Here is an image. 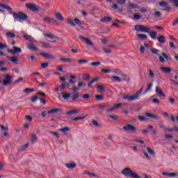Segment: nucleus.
<instances>
[{"mask_svg":"<svg viewBox=\"0 0 178 178\" xmlns=\"http://www.w3.org/2000/svg\"><path fill=\"white\" fill-rule=\"evenodd\" d=\"M58 131H61V133H63V136L66 137V136H69L67 134V132L70 131V128L65 127L63 129H59Z\"/></svg>","mask_w":178,"mask_h":178,"instance_id":"11","label":"nucleus"},{"mask_svg":"<svg viewBox=\"0 0 178 178\" xmlns=\"http://www.w3.org/2000/svg\"><path fill=\"white\" fill-rule=\"evenodd\" d=\"M45 37H47V38H49L50 40H54L55 38V36L51 34L46 33L44 34Z\"/></svg>","mask_w":178,"mask_h":178,"instance_id":"54","label":"nucleus"},{"mask_svg":"<svg viewBox=\"0 0 178 178\" xmlns=\"http://www.w3.org/2000/svg\"><path fill=\"white\" fill-rule=\"evenodd\" d=\"M117 3L119 5H124L126 3V0H118Z\"/></svg>","mask_w":178,"mask_h":178,"instance_id":"55","label":"nucleus"},{"mask_svg":"<svg viewBox=\"0 0 178 178\" xmlns=\"http://www.w3.org/2000/svg\"><path fill=\"white\" fill-rule=\"evenodd\" d=\"M74 22L79 27H81L83 26V23H81V21L79 18H74Z\"/></svg>","mask_w":178,"mask_h":178,"instance_id":"29","label":"nucleus"},{"mask_svg":"<svg viewBox=\"0 0 178 178\" xmlns=\"http://www.w3.org/2000/svg\"><path fill=\"white\" fill-rule=\"evenodd\" d=\"M26 7L29 9L31 12H33V13H38L40 10H41V7L38 6L34 3H27L26 4Z\"/></svg>","mask_w":178,"mask_h":178,"instance_id":"3","label":"nucleus"},{"mask_svg":"<svg viewBox=\"0 0 178 178\" xmlns=\"http://www.w3.org/2000/svg\"><path fill=\"white\" fill-rule=\"evenodd\" d=\"M10 15H13L14 19H15L16 20H18V22H20L22 23V22H24L25 20H27V15L23 13H10Z\"/></svg>","mask_w":178,"mask_h":178,"instance_id":"2","label":"nucleus"},{"mask_svg":"<svg viewBox=\"0 0 178 178\" xmlns=\"http://www.w3.org/2000/svg\"><path fill=\"white\" fill-rule=\"evenodd\" d=\"M161 12H159V11H156L155 13H154V17H161Z\"/></svg>","mask_w":178,"mask_h":178,"instance_id":"59","label":"nucleus"},{"mask_svg":"<svg viewBox=\"0 0 178 178\" xmlns=\"http://www.w3.org/2000/svg\"><path fill=\"white\" fill-rule=\"evenodd\" d=\"M85 175H88V176H90V177H97V175L90 171H85Z\"/></svg>","mask_w":178,"mask_h":178,"instance_id":"33","label":"nucleus"},{"mask_svg":"<svg viewBox=\"0 0 178 178\" xmlns=\"http://www.w3.org/2000/svg\"><path fill=\"white\" fill-rule=\"evenodd\" d=\"M134 30L140 33H149L151 31V29L143 25H136Z\"/></svg>","mask_w":178,"mask_h":178,"instance_id":"5","label":"nucleus"},{"mask_svg":"<svg viewBox=\"0 0 178 178\" xmlns=\"http://www.w3.org/2000/svg\"><path fill=\"white\" fill-rule=\"evenodd\" d=\"M24 38H26L28 41H34V38L29 35H25Z\"/></svg>","mask_w":178,"mask_h":178,"instance_id":"48","label":"nucleus"},{"mask_svg":"<svg viewBox=\"0 0 178 178\" xmlns=\"http://www.w3.org/2000/svg\"><path fill=\"white\" fill-rule=\"evenodd\" d=\"M157 40L160 44H165L166 42V38H165V36L161 35L157 38Z\"/></svg>","mask_w":178,"mask_h":178,"instance_id":"17","label":"nucleus"},{"mask_svg":"<svg viewBox=\"0 0 178 178\" xmlns=\"http://www.w3.org/2000/svg\"><path fill=\"white\" fill-rule=\"evenodd\" d=\"M80 113V110L79 109H74V110H71L69 111L66 113V115H67L68 116H72V115H77Z\"/></svg>","mask_w":178,"mask_h":178,"instance_id":"14","label":"nucleus"},{"mask_svg":"<svg viewBox=\"0 0 178 178\" xmlns=\"http://www.w3.org/2000/svg\"><path fill=\"white\" fill-rule=\"evenodd\" d=\"M86 86H87V84H86V83H84V82H79L78 83V87H79V88L86 87Z\"/></svg>","mask_w":178,"mask_h":178,"instance_id":"61","label":"nucleus"},{"mask_svg":"<svg viewBox=\"0 0 178 178\" xmlns=\"http://www.w3.org/2000/svg\"><path fill=\"white\" fill-rule=\"evenodd\" d=\"M97 108H99V109H105V108H109V105L108 104H104L97 106Z\"/></svg>","mask_w":178,"mask_h":178,"instance_id":"36","label":"nucleus"},{"mask_svg":"<svg viewBox=\"0 0 178 178\" xmlns=\"http://www.w3.org/2000/svg\"><path fill=\"white\" fill-rule=\"evenodd\" d=\"M177 176H178V173L177 172L170 173V177H176Z\"/></svg>","mask_w":178,"mask_h":178,"instance_id":"64","label":"nucleus"},{"mask_svg":"<svg viewBox=\"0 0 178 178\" xmlns=\"http://www.w3.org/2000/svg\"><path fill=\"white\" fill-rule=\"evenodd\" d=\"M148 33L152 40H156V35H158V33H156V31L151 32L150 31L149 32H148Z\"/></svg>","mask_w":178,"mask_h":178,"instance_id":"22","label":"nucleus"},{"mask_svg":"<svg viewBox=\"0 0 178 178\" xmlns=\"http://www.w3.org/2000/svg\"><path fill=\"white\" fill-rule=\"evenodd\" d=\"M91 66H99L101 62H92L90 63Z\"/></svg>","mask_w":178,"mask_h":178,"instance_id":"58","label":"nucleus"},{"mask_svg":"<svg viewBox=\"0 0 178 178\" xmlns=\"http://www.w3.org/2000/svg\"><path fill=\"white\" fill-rule=\"evenodd\" d=\"M28 147H29V143H26L25 145L19 147V151H24Z\"/></svg>","mask_w":178,"mask_h":178,"instance_id":"46","label":"nucleus"},{"mask_svg":"<svg viewBox=\"0 0 178 178\" xmlns=\"http://www.w3.org/2000/svg\"><path fill=\"white\" fill-rule=\"evenodd\" d=\"M102 73H111V69H102Z\"/></svg>","mask_w":178,"mask_h":178,"instance_id":"62","label":"nucleus"},{"mask_svg":"<svg viewBox=\"0 0 178 178\" xmlns=\"http://www.w3.org/2000/svg\"><path fill=\"white\" fill-rule=\"evenodd\" d=\"M34 91V89L33 88H26L24 90V92H26V94H31Z\"/></svg>","mask_w":178,"mask_h":178,"instance_id":"41","label":"nucleus"},{"mask_svg":"<svg viewBox=\"0 0 178 178\" xmlns=\"http://www.w3.org/2000/svg\"><path fill=\"white\" fill-rule=\"evenodd\" d=\"M63 98L67 101L69 99V98H70V93H67V94L63 95Z\"/></svg>","mask_w":178,"mask_h":178,"instance_id":"50","label":"nucleus"},{"mask_svg":"<svg viewBox=\"0 0 178 178\" xmlns=\"http://www.w3.org/2000/svg\"><path fill=\"white\" fill-rule=\"evenodd\" d=\"M4 80L3 81V86H9L10 84H12V80H13V76L9 74H6L4 76Z\"/></svg>","mask_w":178,"mask_h":178,"instance_id":"6","label":"nucleus"},{"mask_svg":"<svg viewBox=\"0 0 178 178\" xmlns=\"http://www.w3.org/2000/svg\"><path fill=\"white\" fill-rule=\"evenodd\" d=\"M55 17L57 19V20H60V22H63V20H65V18H63V16H62L60 13H56Z\"/></svg>","mask_w":178,"mask_h":178,"instance_id":"23","label":"nucleus"},{"mask_svg":"<svg viewBox=\"0 0 178 178\" xmlns=\"http://www.w3.org/2000/svg\"><path fill=\"white\" fill-rule=\"evenodd\" d=\"M58 112H60V108H54V109H52V110H51V111H49L47 112V113H48L49 115H51V114H52V113H58Z\"/></svg>","mask_w":178,"mask_h":178,"instance_id":"28","label":"nucleus"},{"mask_svg":"<svg viewBox=\"0 0 178 178\" xmlns=\"http://www.w3.org/2000/svg\"><path fill=\"white\" fill-rule=\"evenodd\" d=\"M168 102L171 105H175L176 100L172 97L168 98Z\"/></svg>","mask_w":178,"mask_h":178,"instance_id":"49","label":"nucleus"},{"mask_svg":"<svg viewBox=\"0 0 178 178\" xmlns=\"http://www.w3.org/2000/svg\"><path fill=\"white\" fill-rule=\"evenodd\" d=\"M97 88H98L99 91H105V86L104 85H98Z\"/></svg>","mask_w":178,"mask_h":178,"instance_id":"47","label":"nucleus"},{"mask_svg":"<svg viewBox=\"0 0 178 178\" xmlns=\"http://www.w3.org/2000/svg\"><path fill=\"white\" fill-rule=\"evenodd\" d=\"M81 97L83 99H91V95H90L89 94H84L81 96Z\"/></svg>","mask_w":178,"mask_h":178,"instance_id":"44","label":"nucleus"},{"mask_svg":"<svg viewBox=\"0 0 178 178\" xmlns=\"http://www.w3.org/2000/svg\"><path fill=\"white\" fill-rule=\"evenodd\" d=\"M160 70H161L163 73H170L172 72V68H169L168 67H161Z\"/></svg>","mask_w":178,"mask_h":178,"instance_id":"16","label":"nucleus"},{"mask_svg":"<svg viewBox=\"0 0 178 178\" xmlns=\"http://www.w3.org/2000/svg\"><path fill=\"white\" fill-rule=\"evenodd\" d=\"M49 134H51L52 136H54V137H56V138H59L60 137L58 132L50 131Z\"/></svg>","mask_w":178,"mask_h":178,"instance_id":"40","label":"nucleus"},{"mask_svg":"<svg viewBox=\"0 0 178 178\" xmlns=\"http://www.w3.org/2000/svg\"><path fill=\"white\" fill-rule=\"evenodd\" d=\"M111 79H112V80H114L115 81H118V82L122 81V79L118 76H112Z\"/></svg>","mask_w":178,"mask_h":178,"instance_id":"38","label":"nucleus"},{"mask_svg":"<svg viewBox=\"0 0 178 178\" xmlns=\"http://www.w3.org/2000/svg\"><path fill=\"white\" fill-rule=\"evenodd\" d=\"M6 37L7 38H15L16 37V34L13 32L8 31L6 33Z\"/></svg>","mask_w":178,"mask_h":178,"instance_id":"21","label":"nucleus"},{"mask_svg":"<svg viewBox=\"0 0 178 178\" xmlns=\"http://www.w3.org/2000/svg\"><path fill=\"white\" fill-rule=\"evenodd\" d=\"M40 55L44 58H47V59H55V57L54 56L47 53H41Z\"/></svg>","mask_w":178,"mask_h":178,"instance_id":"24","label":"nucleus"},{"mask_svg":"<svg viewBox=\"0 0 178 178\" xmlns=\"http://www.w3.org/2000/svg\"><path fill=\"white\" fill-rule=\"evenodd\" d=\"M162 56H159V60L161 63H165V60H169V56L165 53H162Z\"/></svg>","mask_w":178,"mask_h":178,"instance_id":"12","label":"nucleus"},{"mask_svg":"<svg viewBox=\"0 0 178 178\" xmlns=\"http://www.w3.org/2000/svg\"><path fill=\"white\" fill-rule=\"evenodd\" d=\"M66 168H67V169H74V168H76V166H77V164H76V163H67L65 164Z\"/></svg>","mask_w":178,"mask_h":178,"instance_id":"26","label":"nucleus"},{"mask_svg":"<svg viewBox=\"0 0 178 178\" xmlns=\"http://www.w3.org/2000/svg\"><path fill=\"white\" fill-rule=\"evenodd\" d=\"M87 118V115H85L83 117H76L74 119H72L73 122H77V120H84Z\"/></svg>","mask_w":178,"mask_h":178,"instance_id":"34","label":"nucleus"},{"mask_svg":"<svg viewBox=\"0 0 178 178\" xmlns=\"http://www.w3.org/2000/svg\"><path fill=\"white\" fill-rule=\"evenodd\" d=\"M150 51H151L152 54H153L154 55H156L157 56H160L159 49L154 48V49H152Z\"/></svg>","mask_w":178,"mask_h":178,"instance_id":"30","label":"nucleus"},{"mask_svg":"<svg viewBox=\"0 0 178 178\" xmlns=\"http://www.w3.org/2000/svg\"><path fill=\"white\" fill-rule=\"evenodd\" d=\"M122 175L125 177H131V178H141L140 175L137 174V172L131 170L130 168H124L122 172Z\"/></svg>","mask_w":178,"mask_h":178,"instance_id":"1","label":"nucleus"},{"mask_svg":"<svg viewBox=\"0 0 178 178\" xmlns=\"http://www.w3.org/2000/svg\"><path fill=\"white\" fill-rule=\"evenodd\" d=\"M123 130L125 131H132L134 133L137 130V128L130 124H127V126L123 127Z\"/></svg>","mask_w":178,"mask_h":178,"instance_id":"9","label":"nucleus"},{"mask_svg":"<svg viewBox=\"0 0 178 178\" xmlns=\"http://www.w3.org/2000/svg\"><path fill=\"white\" fill-rule=\"evenodd\" d=\"M42 45L43 48H51V45L47 42L42 43Z\"/></svg>","mask_w":178,"mask_h":178,"instance_id":"56","label":"nucleus"},{"mask_svg":"<svg viewBox=\"0 0 178 178\" xmlns=\"http://www.w3.org/2000/svg\"><path fill=\"white\" fill-rule=\"evenodd\" d=\"M146 116L147 118H150L151 119H156V120H159V117L156 115H154V114H151L149 113H146Z\"/></svg>","mask_w":178,"mask_h":178,"instance_id":"25","label":"nucleus"},{"mask_svg":"<svg viewBox=\"0 0 178 178\" xmlns=\"http://www.w3.org/2000/svg\"><path fill=\"white\" fill-rule=\"evenodd\" d=\"M32 102H36L38 100V96H33V97L31 99Z\"/></svg>","mask_w":178,"mask_h":178,"instance_id":"63","label":"nucleus"},{"mask_svg":"<svg viewBox=\"0 0 178 178\" xmlns=\"http://www.w3.org/2000/svg\"><path fill=\"white\" fill-rule=\"evenodd\" d=\"M8 52L13 55H16L17 54H22V49L19 47L14 46L13 49H8Z\"/></svg>","mask_w":178,"mask_h":178,"instance_id":"8","label":"nucleus"},{"mask_svg":"<svg viewBox=\"0 0 178 178\" xmlns=\"http://www.w3.org/2000/svg\"><path fill=\"white\" fill-rule=\"evenodd\" d=\"M31 140L32 143H35L37 141V135L31 134Z\"/></svg>","mask_w":178,"mask_h":178,"instance_id":"39","label":"nucleus"},{"mask_svg":"<svg viewBox=\"0 0 178 178\" xmlns=\"http://www.w3.org/2000/svg\"><path fill=\"white\" fill-rule=\"evenodd\" d=\"M60 60H62L63 62H68L70 63H71V62H74V58H60Z\"/></svg>","mask_w":178,"mask_h":178,"instance_id":"31","label":"nucleus"},{"mask_svg":"<svg viewBox=\"0 0 178 178\" xmlns=\"http://www.w3.org/2000/svg\"><path fill=\"white\" fill-rule=\"evenodd\" d=\"M79 38L80 40H81V41H83V42H85V44H86L87 45H88L89 47H91L93 49H95V51H97L96 47H94L95 45L94 42L91 41L90 38H86L83 35H79Z\"/></svg>","mask_w":178,"mask_h":178,"instance_id":"4","label":"nucleus"},{"mask_svg":"<svg viewBox=\"0 0 178 178\" xmlns=\"http://www.w3.org/2000/svg\"><path fill=\"white\" fill-rule=\"evenodd\" d=\"M116 109L115 108V106L113 107H111L110 108L106 110L107 113H111V112H113Z\"/></svg>","mask_w":178,"mask_h":178,"instance_id":"53","label":"nucleus"},{"mask_svg":"<svg viewBox=\"0 0 178 178\" xmlns=\"http://www.w3.org/2000/svg\"><path fill=\"white\" fill-rule=\"evenodd\" d=\"M43 22H44V23H47L48 24H56V23H58L56 19L49 17H44Z\"/></svg>","mask_w":178,"mask_h":178,"instance_id":"7","label":"nucleus"},{"mask_svg":"<svg viewBox=\"0 0 178 178\" xmlns=\"http://www.w3.org/2000/svg\"><path fill=\"white\" fill-rule=\"evenodd\" d=\"M153 86H154V84H153L152 83H150L148 85V86H147L146 90L145 91V94H147V92H149V91H151V90H152Z\"/></svg>","mask_w":178,"mask_h":178,"instance_id":"32","label":"nucleus"},{"mask_svg":"<svg viewBox=\"0 0 178 178\" xmlns=\"http://www.w3.org/2000/svg\"><path fill=\"white\" fill-rule=\"evenodd\" d=\"M146 149H147L148 154H149L150 155H155V152L154 150H152V149H151V147H146Z\"/></svg>","mask_w":178,"mask_h":178,"instance_id":"35","label":"nucleus"},{"mask_svg":"<svg viewBox=\"0 0 178 178\" xmlns=\"http://www.w3.org/2000/svg\"><path fill=\"white\" fill-rule=\"evenodd\" d=\"M7 59L12 62V63H17V62H19V57H17V56H14L13 57L7 56Z\"/></svg>","mask_w":178,"mask_h":178,"instance_id":"13","label":"nucleus"},{"mask_svg":"<svg viewBox=\"0 0 178 178\" xmlns=\"http://www.w3.org/2000/svg\"><path fill=\"white\" fill-rule=\"evenodd\" d=\"M138 38L140 40H147V38H148V37L145 34H138Z\"/></svg>","mask_w":178,"mask_h":178,"instance_id":"37","label":"nucleus"},{"mask_svg":"<svg viewBox=\"0 0 178 178\" xmlns=\"http://www.w3.org/2000/svg\"><path fill=\"white\" fill-rule=\"evenodd\" d=\"M108 118L113 119V120H119V117L117 115H108Z\"/></svg>","mask_w":178,"mask_h":178,"instance_id":"51","label":"nucleus"},{"mask_svg":"<svg viewBox=\"0 0 178 178\" xmlns=\"http://www.w3.org/2000/svg\"><path fill=\"white\" fill-rule=\"evenodd\" d=\"M80 95L79 93H75L72 97V100L76 101L77 98H79Z\"/></svg>","mask_w":178,"mask_h":178,"instance_id":"57","label":"nucleus"},{"mask_svg":"<svg viewBox=\"0 0 178 178\" xmlns=\"http://www.w3.org/2000/svg\"><path fill=\"white\" fill-rule=\"evenodd\" d=\"M28 48L29 49H31V51H38V49L33 44L29 45Z\"/></svg>","mask_w":178,"mask_h":178,"instance_id":"43","label":"nucleus"},{"mask_svg":"<svg viewBox=\"0 0 178 178\" xmlns=\"http://www.w3.org/2000/svg\"><path fill=\"white\" fill-rule=\"evenodd\" d=\"M152 102L153 104H161V101L159 100L157 98L153 99Z\"/></svg>","mask_w":178,"mask_h":178,"instance_id":"60","label":"nucleus"},{"mask_svg":"<svg viewBox=\"0 0 178 178\" xmlns=\"http://www.w3.org/2000/svg\"><path fill=\"white\" fill-rule=\"evenodd\" d=\"M112 20V17L109 16H106L100 19L102 23H108V22H111Z\"/></svg>","mask_w":178,"mask_h":178,"instance_id":"20","label":"nucleus"},{"mask_svg":"<svg viewBox=\"0 0 178 178\" xmlns=\"http://www.w3.org/2000/svg\"><path fill=\"white\" fill-rule=\"evenodd\" d=\"M159 6H161V8H165V10L169 11L170 10V7H169V3H168V2L165 1H161L159 3Z\"/></svg>","mask_w":178,"mask_h":178,"instance_id":"10","label":"nucleus"},{"mask_svg":"<svg viewBox=\"0 0 178 178\" xmlns=\"http://www.w3.org/2000/svg\"><path fill=\"white\" fill-rule=\"evenodd\" d=\"M138 119H139V120H140V122H145L147 120V118H145L144 116H141V115H139L138 117Z\"/></svg>","mask_w":178,"mask_h":178,"instance_id":"52","label":"nucleus"},{"mask_svg":"<svg viewBox=\"0 0 178 178\" xmlns=\"http://www.w3.org/2000/svg\"><path fill=\"white\" fill-rule=\"evenodd\" d=\"M92 124H93V126H95V127H99L101 126L99 123H98V121L95 120H92Z\"/></svg>","mask_w":178,"mask_h":178,"instance_id":"42","label":"nucleus"},{"mask_svg":"<svg viewBox=\"0 0 178 178\" xmlns=\"http://www.w3.org/2000/svg\"><path fill=\"white\" fill-rule=\"evenodd\" d=\"M156 94H157V95H160L161 97H165V95L163 94V92H162V88H161V87L157 86L156 88Z\"/></svg>","mask_w":178,"mask_h":178,"instance_id":"15","label":"nucleus"},{"mask_svg":"<svg viewBox=\"0 0 178 178\" xmlns=\"http://www.w3.org/2000/svg\"><path fill=\"white\" fill-rule=\"evenodd\" d=\"M0 8H2L3 9H6L7 10H8L10 14L12 13V8H10L8 5L0 3Z\"/></svg>","mask_w":178,"mask_h":178,"instance_id":"18","label":"nucleus"},{"mask_svg":"<svg viewBox=\"0 0 178 178\" xmlns=\"http://www.w3.org/2000/svg\"><path fill=\"white\" fill-rule=\"evenodd\" d=\"M137 99H140V95L136 92L133 96H130L129 102H131L133 101H136Z\"/></svg>","mask_w":178,"mask_h":178,"instance_id":"19","label":"nucleus"},{"mask_svg":"<svg viewBox=\"0 0 178 178\" xmlns=\"http://www.w3.org/2000/svg\"><path fill=\"white\" fill-rule=\"evenodd\" d=\"M129 8H131V9H140V7L137 4H129Z\"/></svg>","mask_w":178,"mask_h":178,"instance_id":"45","label":"nucleus"},{"mask_svg":"<svg viewBox=\"0 0 178 178\" xmlns=\"http://www.w3.org/2000/svg\"><path fill=\"white\" fill-rule=\"evenodd\" d=\"M67 23H68V24H70V26H72V27H76V23H74V19L68 18L67 19Z\"/></svg>","mask_w":178,"mask_h":178,"instance_id":"27","label":"nucleus"}]
</instances>
